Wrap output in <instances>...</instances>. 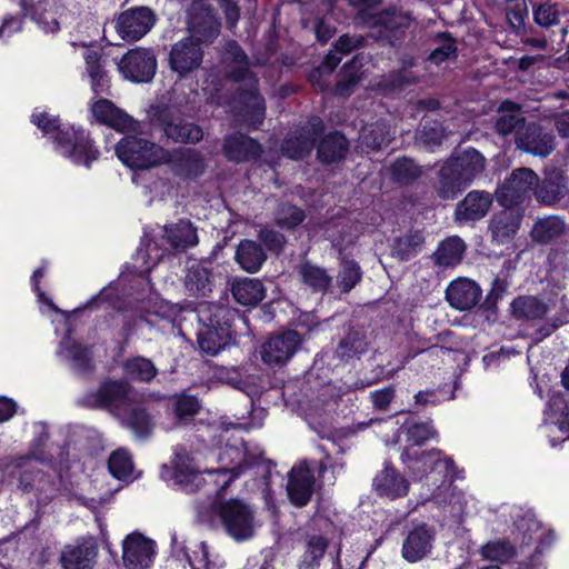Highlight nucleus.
Listing matches in <instances>:
<instances>
[{
    "label": "nucleus",
    "instance_id": "30",
    "mask_svg": "<svg viewBox=\"0 0 569 569\" xmlns=\"http://www.w3.org/2000/svg\"><path fill=\"white\" fill-rule=\"evenodd\" d=\"M373 486L379 496L388 499L403 497L409 491L408 480L396 469L389 467L376 476Z\"/></svg>",
    "mask_w": 569,
    "mask_h": 569
},
{
    "label": "nucleus",
    "instance_id": "8",
    "mask_svg": "<svg viewBox=\"0 0 569 569\" xmlns=\"http://www.w3.org/2000/svg\"><path fill=\"white\" fill-rule=\"evenodd\" d=\"M162 241L168 244L167 248L160 249L158 242L150 241L146 249L140 248L137 251V259L142 260L141 268L150 270L163 257L164 251L169 249L183 250L198 243L197 231L192 223L187 220H180L177 223L163 227Z\"/></svg>",
    "mask_w": 569,
    "mask_h": 569
},
{
    "label": "nucleus",
    "instance_id": "16",
    "mask_svg": "<svg viewBox=\"0 0 569 569\" xmlns=\"http://www.w3.org/2000/svg\"><path fill=\"white\" fill-rule=\"evenodd\" d=\"M301 339L293 330L270 337L261 347V359L269 366L286 363L298 350Z\"/></svg>",
    "mask_w": 569,
    "mask_h": 569
},
{
    "label": "nucleus",
    "instance_id": "40",
    "mask_svg": "<svg viewBox=\"0 0 569 569\" xmlns=\"http://www.w3.org/2000/svg\"><path fill=\"white\" fill-rule=\"evenodd\" d=\"M203 329L198 337L200 349L211 356L218 355L229 342V331L224 328L217 329L214 319Z\"/></svg>",
    "mask_w": 569,
    "mask_h": 569
},
{
    "label": "nucleus",
    "instance_id": "9",
    "mask_svg": "<svg viewBox=\"0 0 569 569\" xmlns=\"http://www.w3.org/2000/svg\"><path fill=\"white\" fill-rule=\"evenodd\" d=\"M214 512L227 533L238 541L250 539L259 526L254 510L240 499H229L217 503Z\"/></svg>",
    "mask_w": 569,
    "mask_h": 569
},
{
    "label": "nucleus",
    "instance_id": "39",
    "mask_svg": "<svg viewBox=\"0 0 569 569\" xmlns=\"http://www.w3.org/2000/svg\"><path fill=\"white\" fill-rule=\"evenodd\" d=\"M119 418L123 426L131 430L138 439L147 438L153 428L150 416L134 403L121 413Z\"/></svg>",
    "mask_w": 569,
    "mask_h": 569
},
{
    "label": "nucleus",
    "instance_id": "48",
    "mask_svg": "<svg viewBox=\"0 0 569 569\" xmlns=\"http://www.w3.org/2000/svg\"><path fill=\"white\" fill-rule=\"evenodd\" d=\"M359 140L367 150H376L390 141V132L385 122H377L363 127Z\"/></svg>",
    "mask_w": 569,
    "mask_h": 569
},
{
    "label": "nucleus",
    "instance_id": "26",
    "mask_svg": "<svg viewBox=\"0 0 569 569\" xmlns=\"http://www.w3.org/2000/svg\"><path fill=\"white\" fill-rule=\"evenodd\" d=\"M435 532L426 525L413 528L402 545V557L409 562H417L429 555Z\"/></svg>",
    "mask_w": 569,
    "mask_h": 569
},
{
    "label": "nucleus",
    "instance_id": "17",
    "mask_svg": "<svg viewBox=\"0 0 569 569\" xmlns=\"http://www.w3.org/2000/svg\"><path fill=\"white\" fill-rule=\"evenodd\" d=\"M122 549L123 565L127 569H150L156 556V545L152 540L140 533H131L123 540Z\"/></svg>",
    "mask_w": 569,
    "mask_h": 569
},
{
    "label": "nucleus",
    "instance_id": "43",
    "mask_svg": "<svg viewBox=\"0 0 569 569\" xmlns=\"http://www.w3.org/2000/svg\"><path fill=\"white\" fill-rule=\"evenodd\" d=\"M566 230V222L556 216H550L538 220L532 230L531 236L539 243H548L559 238Z\"/></svg>",
    "mask_w": 569,
    "mask_h": 569
},
{
    "label": "nucleus",
    "instance_id": "32",
    "mask_svg": "<svg viewBox=\"0 0 569 569\" xmlns=\"http://www.w3.org/2000/svg\"><path fill=\"white\" fill-rule=\"evenodd\" d=\"M467 187L468 184L465 180L460 179V174L453 164L449 160L446 161L438 173L435 184L437 194L445 200L455 199Z\"/></svg>",
    "mask_w": 569,
    "mask_h": 569
},
{
    "label": "nucleus",
    "instance_id": "25",
    "mask_svg": "<svg viewBox=\"0 0 569 569\" xmlns=\"http://www.w3.org/2000/svg\"><path fill=\"white\" fill-rule=\"evenodd\" d=\"M517 148L536 157L546 158L555 150V139L536 124H528L517 138Z\"/></svg>",
    "mask_w": 569,
    "mask_h": 569
},
{
    "label": "nucleus",
    "instance_id": "55",
    "mask_svg": "<svg viewBox=\"0 0 569 569\" xmlns=\"http://www.w3.org/2000/svg\"><path fill=\"white\" fill-rule=\"evenodd\" d=\"M191 569H217L222 566V561L218 556L210 559V550L206 542L194 545L192 556L187 555Z\"/></svg>",
    "mask_w": 569,
    "mask_h": 569
},
{
    "label": "nucleus",
    "instance_id": "59",
    "mask_svg": "<svg viewBox=\"0 0 569 569\" xmlns=\"http://www.w3.org/2000/svg\"><path fill=\"white\" fill-rule=\"evenodd\" d=\"M560 14L558 3L545 2L533 10V20L542 28H550L560 22Z\"/></svg>",
    "mask_w": 569,
    "mask_h": 569
},
{
    "label": "nucleus",
    "instance_id": "28",
    "mask_svg": "<svg viewBox=\"0 0 569 569\" xmlns=\"http://www.w3.org/2000/svg\"><path fill=\"white\" fill-rule=\"evenodd\" d=\"M186 290L193 297H207L212 292L214 277L211 262L201 261L192 263L184 278Z\"/></svg>",
    "mask_w": 569,
    "mask_h": 569
},
{
    "label": "nucleus",
    "instance_id": "14",
    "mask_svg": "<svg viewBox=\"0 0 569 569\" xmlns=\"http://www.w3.org/2000/svg\"><path fill=\"white\" fill-rule=\"evenodd\" d=\"M157 17L148 7H136L119 14L116 30L121 39L137 41L144 37L154 26Z\"/></svg>",
    "mask_w": 569,
    "mask_h": 569
},
{
    "label": "nucleus",
    "instance_id": "64",
    "mask_svg": "<svg viewBox=\"0 0 569 569\" xmlns=\"http://www.w3.org/2000/svg\"><path fill=\"white\" fill-rule=\"evenodd\" d=\"M440 37L442 38V43L436 47L429 56V60L438 66L445 61L455 59L457 51L455 40L447 34H441Z\"/></svg>",
    "mask_w": 569,
    "mask_h": 569
},
{
    "label": "nucleus",
    "instance_id": "12",
    "mask_svg": "<svg viewBox=\"0 0 569 569\" xmlns=\"http://www.w3.org/2000/svg\"><path fill=\"white\" fill-rule=\"evenodd\" d=\"M189 31L190 37L173 43L169 52L170 69L180 78L190 74L201 66L203 60L201 43L210 42L201 40L190 29Z\"/></svg>",
    "mask_w": 569,
    "mask_h": 569
},
{
    "label": "nucleus",
    "instance_id": "7",
    "mask_svg": "<svg viewBox=\"0 0 569 569\" xmlns=\"http://www.w3.org/2000/svg\"><path fill=\"white\" fill-rule=\"evenodd\" d=\"M119 160L131 169H148L167 163L170 152L142 137L127 134L116 148Z\"/></svg>",
    "mask_w": 569,
    "mask_h": 569
},
{
    "label": "nucleus",
    "instance_id": "50",
    "mask_svg": "<svg viewBox=\"0 0 569 569\" xmlns=\"http://www.w3.org/2000/svg\"><path fill=\"white\" fill-rule=\"evenodd\" d=\"M123 369L130 379L142 382L151 381L157 375V369L152 361L143 357L127 360L123 365Z\"/></svg>",
    "mask_w": 569,
    "mask_h": 569
},
{
    "label": "nucleus",
    "instance_id": "19",
    "mask_svg": "<svg viewBox=\"0 0 569 569\" xmlns=\"http://www.w3.org/2000/svg\"><path fill=\"white\" fill-rule=\"evenodd\" d=\"M481 295L478 283L465 277L452 280L446 289V300L451 308L459 311L472 309L479 302Z\"/></svg>",
    "mask_w": 569,
    "mask_h": 569
},
{
    "label": "nucleus",
    "instance_id": "61",
    "mask_svg": "<svg viewBox=\"0 0 569 569\" xmlns=\"http://www.w3.org/2000/svg\"><path fill=\"white\" fill-rule=\"evenodd\" d=\"M38 458L36 456H27V457H20L16 460V468L20 470L19 472V481L20 486L24 491L30 490L33 488L36 478L39 476L37 473L34 478L29 479V475L33 473L34 471V465L38 462Z\"/></svg>",
    "mask_w": 569,
    "mask_h": 569
},
{
    "label": "nucleus",
    "instance_id": "13",
    "mask_svg": "<svg viewBox=\"0 0 569 569\" xmlns=\"http://www.w3.org/2000/svg\"><path fill=\"white\" fill-rule=\"evenodd\" d=\"M118 69L124 79L132 82H149L157 71V58L153 50L134 48L119 61Z\"/></svg>",
    "mask_w": 569,
    "mask_h": 569
},
{
    "label": "nucleus",
    "instance_id": "63",
    "mask_svg": "<svg viewBox=\"0 0 569 569\" xmlns=\"http://www.w3.org/2000/svg\"><path fill=\"white\" fill-rule=\"evenodd\" d=\"M405 431L408 441L412 442L415 446H419L436 436L432 426L425 422L408 425L405 427Z\"/></svg>",
    "mask_w": 569,
    "mask_h": 569
},
{
    "label": "nucleus",
    "instance_id": "35",
    "mask_svg": "<svg viewBox=\"0 0 569 569\" xmlns=\"http://www.w3.org/2000/svg\"><path fill=\"white\" fill-rule=\"evenodd\" d=\"M231 292L238 303L248 307L257 306L266 297L263 283L250 278L236 279Z\"/></svg>",
    "mask_w": 569,
    "mask_h": 569
},
{
    "label": "nucleus",
    "instance_id": "62",
    "mask_svg": "<svg viewBox=\"0 0 569 569\" xmlns=\"http://www.w3.org/2000/svg\"><path fill=\"white\" fill-rule=\"evenodd\" d=\"M303 219V211L292 204H281L276 216L277 223L282 228H293Z\"/></svg>",
    "mask_w": 569,
    "mask_h": 569
},
{
    "label": "nucleus",
    "instance_id": "2",
    "mask_svg": "<svg viewBox=\"0 0 569 569\" xmlns=\"http://www.w3.org/2000/svg\"><path fill=\"white\" fill-rule=\"evenodd\" d=\"M221 63L226 76L240 82L237 90L243 121L253 127L260 124L264 117V102L257 92V79L248 69L247 57L236 42L226 44Z\"/></svg>",
    "mask_w": 569,
    "mask_h": 569
},
{
    "label": "nucleus",
    "instance_id": "27",
    "mask_svg": "<svg viewBox=\"0 0 569 569\" xmlns=\"http://www.w3.org/2000/svg\"><path fill=\"white\" fill-rule=\"evenodd\" d=\"M492 204L490 193L486 191H470L457 204L455 218L458 222H470L483 218Z\"/></svg>",
    "mask_w": 569,
    "mask_h": 569
},
{
    "label": "nucleus",
    "instance_id": "60",
    "mask_svg": "<svg viewBox=\"0 0 569 569\" xmlns=\"http://www.w3.org/2000/svg\"><path fill=\"white\" fill-rule=\"evenodd\" d=\"M361 279L360 267L355 261H343L338 273V286L343 292L350 291Z\"/></svg>",
    "mask_w": 569,
    "mask_h": 569
},
{
    "label": "nucleus",
    "instance_id": "10",
    "mask_svg": "<svg viewBox=\"0 0 569 569\" xmlns=\"http://www.w3.org/2000/svg\"><path fill=\"white\" fill-rule=\"evenodd\" d=\"M358 23L371 29V36L377 39H385L391 44L403 33V30L409 26V19L401 13L381 11L372 12L361 10L358 14Z\"/></svg>",
    "mask_w": 569,
    "mask_h": 569
},
{
    "label": "nucleus",
    "instance_id": "21",
    "mask_svg": "<svg viewBox=\"0 0 569 569\" xmlns=\"http://www.w3.org/2000/svg\"><path fill=\"white\" fill-rule=\"evenodd\" d=\"M92 116L101 123H104L121 132H137L139 123L128 113L117 108L110 100L99 99L91 104Z\"/></svg>",
    "mask_w": 569,
    "mask_h": 569
},
{
    "label": "nucleus",
    "instance_id": "45",
    "mask_svg": "<svg viewBox=\"0 0 569 569\" xmlns=\"http://www.w3.org/2000/svg\"><path fill=\"white\" fill-rule=\"evenodd\" d=\"M512 313L517 318L528 320L541 319L546 316L548 307L535 297H520L511 303Z\"/></svg>",
    "mask_w": 569,
    "mask_h": 569
},
{
    "label": "nucleus",
    "instance_id": "57",
    "mask_svg": "<svg viewBox=\"0 0 569 569\" xmlns=\"http://www.w3.org/2000/svg\"><path fill=\"white\" fill-rule=\"evenodd\" d=\"M52 3L49 0H40L32 9V19L38 22L46 32L54 33L59 30V23L50 11Z\"/></svg>",
    "mask_w": 569,
    "mask_h": 569
},
{
    "label": "nucleus",
    "instance_id": "18",
    "mask_svg": "<svg viewBox=\"0 0 569 569\" xmlns=\"http://www.w3.org/2000/svg\"><path fill=\"white\" fill-rule=\"evenodd\" d=\"M98 546L92 538H81L63 547L60 563L63 569H92Z\"/></svg>",
    "mask_w": 569,
    "mask_h": 569
},
{
    "label": "nucleus",
    "instance_id": "15",
    "mask_svg": "<svg viewBox=\"0 0 569 569\" xmlns=\"http://www.w3.org/2000/svg\"><path fill=\"white\" fill-rule=\"evenodd\" d=\"M150 117L163 127L166 137L173 142H198L202 139V130L192 123H186L179 117H174L169 108H153Z\"/></svg>",
    "mask_w": 569,
    "mask_h": 569
},
{
    "label": "nucleus",
    "instance_id": "31",
    "mask_svg": "<svg viewBox=\"0 0 569 569\" xmlns=\"http://www.w3.org/2000/svg\"><path fill=\"white\" fill-rule=\"evenodd\" d=\"M223 151L230 161L242 162L256 159L261 153V146L244 134L234 133L226 138Z\"/></svg>",
    "mask_w": 569,
    "mask_h": 569
},
{
    "label": "nucleus",
    "instance_id": "41",
    "mask_svg": "<svg viewBox=\"0 0 569 569\" xmlns=\"http://www.w3.org/2000/svg\"><path fill=\"white\" fill-rule=\"evenodd\" d=\"M545 415L562 433L569 435V399L565 395L552 392Z\"/></svg>",
    "mask_w": 569,
    "mask_h": 569
},
{
    "label": "nucleus",
    "instance_id": "58",
    "mask_svg": "<svg viewBox=\"0 0 569 569\" xmlns=\"http://www.w3.org/2000/svg\"><path fill=\"white\" fill-rule=\"evenodd\" d=\"M442 124L436 120H427L417 133V140L425 147L432 149L439 146L445 138Z\"/></svg>",
    "mask_w": 569,
    "mask_h": 569
},
{
    "label": "nucleus",
    "instance_id": "20",
    "mask_svg": "<svg viewBox=\"0 0 569 569\" xmlns=\"http://www.w3.org/2000/svg\"><path fill=\"white\" fill-rule=\"evenodd\" d=\"M315 486V472L307 463H299L293 467L289 473L287 492L290 501L297 506H306L312 493Z\"/></svg>",
    "mask_w": 569,
    "mask_h": 569
},
{
    "label": "nucleus",
    "instance_id": "5",
    "mask_svg": "<svg viewBox=\"0 0 569 569\" xmlns=\"http://www.w3.org/2000/svg\"><path fill=\"white\" fill-rule=\"evenodd\" d=\"M538 176L529 168H518L505 181L500 190V236H513L522 218L520 203L535 192Z\"/></svg>",
    "mask_w": 569,
    "mask_h": 569
},
{
    "label": "nucleus",
    "instance_id": "6",
    "mask_svg": "<svg viewBox=\"0 0 569 569\" xmlns=\"http://www.w3.org/2000/svg\"><path fill=\"white\" fill-rule=\"evenodd\" d=\"M217 9L223 10L231 26L238 21L239 9L231 0H194L189 9L190 30L203 41H213L219 34L220 22L213 13Z\"/></svg>",
    "mask_w": 569,
    "mask_h": 569
},
{
    "label": "nucleus",
    "instance_id": "56",
    "mask_svg": "<svg viewBox=\"0 0 569 569\" xmlns=\"http://www.w3.org/2000/svg\"><path fill=\"white\" fill-rule=\"evenodd\" d=\"M421 172V168L407 158L395 161L390 168L391 178L401 183H408L418 179Z\"/></svg>",
    "mask_w": 569,
    "mask_h": 569
},
{
    "label": "nucleus",
    "instance_id": "34",
    "mask_svg": "<svg viewBox=\"0 0 569 569\" xmlns=\"http://www.w3.org/2000/svg\"><path fill=\"white\" fill-rule=\"evenodd\" d=\"M266 259L267 254L262 247L248 239L240 241L234 253L236 262L249 273L259 271Z\"/></svg>",
    "mask_w": 569,
    "mask_h": 569
},
{
    "label": "nucleus",
    "instance_id": "11",
    "mask_svg": "<svg viewBox=\"0 0 569 569\" xmlns=\"http://www.w3.org/2000/svg\"><path fill=\"white\" fill-rule=\"evenodd\" d=\"M171 465V470L164 468L161 476L166 480H172L173 485L179 486L183 491L194 492L206 482L200 467L194 462V457L186 449L176 450Z\"/></svg>",
    "mask_w": 569,
    "mask_h": 569
},
{
    "label": "nucleus",
    "instance_id": "24",
    "mask_svg": "<svg viewBox=\"0 0 569 569\" xmlns=\"http://www.w3.org/2000/svg\"><path fill=\"white\" fill-rule=\"evenodd\" d=\"M322 130V122L316 118L310 122V127L303 128L299 133L290 134L283 142L282 153L291 159H301L309 154L316 138Z\"/></svg>",
    "mask_w": 569,
    "mask_h": 569
},
{
    "label": "nucleus",
    "instance_id": "46",
    "mask_svg": "<svg viewBox=\"0 0 569 569\" xmlns=\"http://www.w3.org/2000/svg\"><path fill=\"white\" fill-rule=\"evenodd\" d=\"M347 140L338 132L327 136L318 147V157L322 162H333L341 159L347 151Z\"/></svg>",
    "mask_w": 569,
    "mask_h": 569
},
{
    "label": "nucleus",
    "instance_id": "52",
    "mask_svg": "<svg viewBox=\"0 0 569 569\" xmlns=\"http://www.w3.org/2000/svg\"><path fill=\"white\" fill-rule=\"evenodd\" d=\"M506 19L510 29L520 34L525 30V21L528 17L526 0H505Z\"/></svg>",
    "mask_w": 569,
    "mask_h": 569
},
{
    "label": "nucleus",
    "instance_id": "54",
    "mask_svg": "<svg viewBox=\"0 0 569 569\" xmlns=\"http://www.w3.org/2000/svg\"><path fill=\"white\" fill-rule=\"evenodd\" d=\"M367 348V339L360 331L352 330L341 340L337 349L340 358H352L362 353Z\"/></svg>",
    "mask_w": 569,
    "mask_h": 569
},
{
    "label": "nucleus",
    "instance_id": "38",
    "mask_svg": "<svg viewBox=\"0 0 569 569\" xmlns=\"http://www.w3.org/2000/svg\"><path fill=\"white\" fill-rule=\"evenodd\" d=\"M86 73L90 79L91 89L94 94L107 93L110 87L108 74L101 62L100 54L96 50H86Z\"/></svg>",
    "mask_w": 569,
    "mask_h": 569
},
{
    "label": "nucleus",
    "instance_id": "4",
    "mask_svg": "<svg viewBox=\"0 0 569 569\" xmlns=\"http://www.w3.org/2000/svg\"><path fill=\"white\" fill-rule=\"evenodd\" d=\"M31 121L44 136L53 138L57 151L73 163L89 167L98 158V151L83 130L61 124L57 118L47 112H34Z\"/></svg>",
    "mask_w": 569,
    "mask_h": 569
},
{
    "label": "nucleus",
    "instance_id": "29",
    "mask_svg": "<svg viewBox=\"0 0 569 569\" xmlns=\"http://www.w3.org/2000/svg\"><path fill=\"white\" fill-rule=\"evenodd\" d=\"M57 355L78 372H86L91 368V350L79 343L70 333L61 341Z\"/></svg>",
    "mask_w": 569,
    "mask_h": 569
},
{
    "label": "nucleus",
    "instance_id": "51",
    "mask_svg": "<svg viewBox=\"0 0 569 569\" xmlns=\"http://www.w3.org/2000/svg\"><path fill=\"white\" fill-rule=\"evenodd\" d=\"M423 242L425 239L420 232L407 234L396 240L392 254L399 260L407 261L420 251Z\"/></svg>",
    "mask_w": 569,
    "mask_h": 569
},
{
    "label": "nucleus",
    "instance_id": "23",
    "mask_svg": "<svg viewBox=\"0 0 569 569\" xmlns=\"http://www.w3.org/2000/svg\"><path fill=\"white\" fill-rule=\"evenodd\" d=\"M518 536L515 537L513 543L500 542V562L508 560L517 555V548L528 546L533 540V535L537 533L541 526L536 519V516L527 511L523 515H518L515 521Z\"/></svg>",
    "mask_w": 569,
    "mask_h": 569
},
{
    "label": "nucleus",
    "instance_id": "36",
    "mask_svg": "<svg viewBox=\"0 0 569 569\" xmlns=\"http://www.w3.org/2000/svg\"><path fill=\"white\" fill-rule=\"evenodd\" d=\"M466 244L459 237H449L439 243L431 258L439 268H451L460 263Z\"/></svg>",
    "mask_w": 569,
    "mask_h": 569
},
{
    "label": "nucleus",
    "instance_id": "49",
    "mask_svg": "<svg viewBox=\"0 0 569 569\" xmlns=\"http://www.w3.org/2000/svg\"><path fill=\"white\" fill-rule=\"evenodd\" d=\"M327 540L318 535L309 536L306 541V551L299 563L300 569H316L327 549Z\"/></svg>",
    "mask_w": 569,
    "mask_h": 569
},
{
    "label": "nucleus",
    "instance_id": "3",
    "mask_svg": "<svg viewBox=\"0 0 569 569\" xmlns=\"http://www.w3.org/2000/svg\"><path fill=\"white\" fill-rule=\"evenodd\" d=\"M228 433L229 429H226L219 435L217 448L211 451V457L219 463V467L206 470L210 478H214L218 491L224 490L244 468L260 465L259 461L263 457V450L257 445L249 447L238 439L230 443Z\"/></svg>",
    "mask_w": 569,
    "mask_h": 569
},
{
    "label": "nucleus",
    "instance_id": "42",
    "mask_svg": "<svg viewBox=\"0 0 569 569\" xmlns=\"http://www.w3.org/2000/svg\"><path fill=\"white\" fill-rule=\"evenodd\" d=\"M174 171L181 176H197L202 171L203 164L199 154L192 149H182L170 153Z\"/></svg>",
    "mask_w": 569,
    "mask_h": 569
},
{
    "label": "nucleus",
    "instance_id": "33",
    "mask_svg": "<svg viewBox=\"0 0 569 569\" xmlns=\"http://www.w3.org/2000/svg\"><path fill=\"white\" fill-rule=\"evenodd\" d=\"M460 174V179L465 180L469 186L485 169V158L476 149L469 148L459 156L450 158Z\"/></svg>",
    "mask_w": 569,
    "mask_h": 569
},
{
    "label": "nucleus",
    "instance_id": "53",
    "mask_svg": "<svg viewBox=\"0 0 569 569\" xmlns=\"http://www.w3.org/2000/svg\"><path fill=\"white\" fill-rule=\"evenodd\" d=\"M111 475L119 480L131 479L133 472V462L124 449L113 451L108 462Z\"/></svg>",
    "mask_w": 569,
    "mask_h": 569
},
{
    "label": "nucleus",
    "instance_id": "37",
    "mask_svg": "<svg viewBox=\"0 0 569 569\" xmlns=\"http://www.w3.org/2000/svg\"><path fill=\"white\" fill-rule=\"evenodd\" d=\"M526 127V119L519 106L508 100L500 103V136L513 134L517 142Z\"/></svg>",
    "mask_w": 569,
    "mask_h": 569
},
{
    "label": "nucleus",
    "instance_id": "22",
    "mask_svg": "<svg viewBox=\"0 0 569 569\" xmlns=\"http://www.w3.org/2000/svg\"><path fill=\"white\" fill-rule=\"evenodd\" d=\"M90 403L107 407L119 417L133 405V401L130 397V388L126 383L111 381L100 387L94 400Z\"/></svg>",
    "mask_w": 569,
    "mask_h": 569
},
{
    "label": "nucleus",
    "instance_id": "47",
    "mask_svg": "<svg viewBox=\"0 0 569 569\" xmlns=\"http://www.w3.org/2000/svg\"><path fill=\"white\" fill-rule=\"evenodd\" d=\"M299 276L305 284L310 287L313 291H326L332 278L327 271L318 266L309 262L302 263L298 269Z\"/></svg>",
    "mask_w": 569,
    "mask_h": 569
},
{
    "label": "nucleus",
    "instance_id": "1",
    "mask_svg": "<svg viewBox=\"0 0 569 569\" xmlns=\"http://www.w3.org/2000/svg\"><path fill=\"white\" fill-rule=\"evenodd\" d=\"M401 459L415 481H425L429 488H436L431 493V499L436 503L446 502L442 492H447L450 488L448 478H458L451 458L438 449L420 451L407 448L402 452Z\"/></svg>",
    "mask_w": 569,
    "mask_h": 569
},
{
    "label": "nucleus",
    "instance_id": "44",
    "mask_svg": "<svg viewBox=\"0 0 569 569\" xmlns=\"http://www.w3.org/2000/svg\"><path fill=\"white\" fill-rule=\"evenodd\" d=\"M563 177L553 171L546 176L541 184L535 186V196L541 203H553L563 193Z\"/></svg>",
    "mask_w": 569,
    "mask_h": 569
}]
</instances>
